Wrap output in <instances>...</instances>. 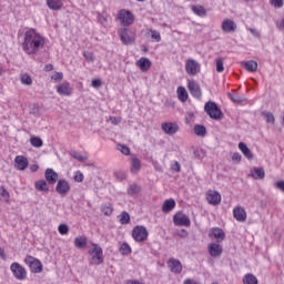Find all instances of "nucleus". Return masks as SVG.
<instances>
[{
    "label": "nucleus",
    "mask_w": 284,
    "mask_h": 284,
    "mask_svg": "<svg viewBox=\"0 0 284 284\" xmlns=\"http://www.w3.org/2000/svg\"><path fill=\"white\" fill-rule=\"evenodd\" d=\"M270 3L273 8H282L284 6L283 0H270Z\"/></svg>",
    "instance_id": "obj_55"
},
{
    "label": "nucleus",
    "mask_w": 284,
    "mask_h": 284,
    "mask_svg": "<svg viewBox=\"0 0 284 284\" xmlns=\"http://www.w3.org/2000/svg\"><path fill=\"white\" fill-rule=\"evenodd\" d=\"M92 248L89 251V255L91 256L90 265H102L103 258V248L100 247L99 244H92Z\"/></svg>",
    "instance_id": "obj_3"
},
{
    "label": "nucleus",
    "mask_w": 284,
    "mask_h": 284,
    "mask_svg": "<svg viewBox=\"0 0 284 284\" xmlns=\"http://www.w3.org/2000/svg\"><path fill=\"white\" fill-rule=\"evenodd\" d=\"M194 132L197 136H205V134H207V130L205 129L204 125L201 124H196L194 126Z\"/></svg>",
    "instance_id": "obj_38"
},
{
    "label": "nucleus",
    "mask_w": 284,
    "mask_h": 284,
    "mask_svg": "<svg viewBox=\"0 0 284 284\" xmlns=\"http://www.w3.org/2000/svg\"><path fill=\"white\" fill-rule=\"evenodd\" d=\"M114 175H115L116 179H119L120 181H124V179H125V173H123V172H115Z\"/></svg>",
    "instance_id": "obj_61"
},
{
    "label": "nucleus",
    "mask_w": 284,
    "mask_h": 284,
    "mask_svg": "<svg viewBox=\"0 0 284 284\" xmlns=\"http://www.w3.org/2000/svg\"><path fill=\"white\" fill-rule=\"evenodd\" d=\"M47 6L50 10H61L63 2L61 0H47Z\"/></svg>",
    "instance_id": "obj_30"
},
{
    "label": "nucleus",
    "mask_w": 284,
    "mask_h": 284,
    "mask_svg": "<svg viewBox=\"0 0 284 284\" xmlns=\"http://www.w3.org/2000/svg\"><path fill=\"white\" fill-rule=\"evenodd\" d=\"M275 186L277 187V190H281V192L284 193V181L283 180L282 181H277L275 183Z\"/></svg>",
    "instance_id": "obj_60"
},
{
    "label": "nucleus",
    "mask_w": 284,
    "mask_h": 284,
    "mask_svg": "<svg viewBox=\"0 0 284 284\" xmlns=\"http://www.w3.org/2000/svg\"><path fill=\"white\" fill-rule=\"evenodd\" d=\"M10 270L14 278H17L18 281H26V277L28 276V272L23 266H21V264H19L18 262H13L10 266Z\"/></svg>",
    "instance_id": "obj_9"
},
{
    "label": "nucleus",
    "mask_w": 284,
    "mask_h": 284,
    "mask_svg": "<svg viewBox=\"0 0 284 284\" xmlns=\"http://www.w3.org/2000/svg\"><path fill=\"white\" fill-rule=\"evenodd\" d=\"M241 159H242L241 153L239 152L233 153L232 161H235L236 163H241Z\"/></svg>",
    "instance_id": "obj_58"
},
{
    "label": "nucleus",
    "mask_w": 284,
    "mask_h": 284,
    "mask_svg": "<svg viewBox=\"0 0 284 284\" xmlns=\"http://www.w3.org/2000/svg\"><path fill=\"white\" fill-rule=\"evenodd\" d=\"M116 19L121 22V26L124 28H128L129 26H132L134 23V13L128 9H121L118 12Z\"/></svg>",
    "instance_id": "obj_4"
},
{
    "label": "nucleus",
    "mask_w": 284,
    "mask_h": 284,
    "mask_svg": "<svg viewBox=\"0 0 284 284\" xmlns=\"http://www.w3.org/2000/svg\"><path fill=\"white\" fill-rule=\"evenodd\" d=\"M44 176L49 185H54L59 179V174L52 170V169H47L44 172Z\"/></svg>",
    "instance_id": "obj_20"
},
{
    "label": "nucleus",
    "mask_w": 284,
    "mask_h": 284,
    "mask_svg": "<svg viewBox=\"0 0 284 284\" xmlns=\"http://www.w3.org/2000/svg\"><path fill=\"white\" fill-rule=\"evenodd\" d=\"M229 99H231V101H233V103H243V101H245V99H243L241 95H234L232 93H227Z\"/></svg>",
    "instance_id": "obj_47"
},
{
    "label": "nucleus",
    "mask_w": 284,
    "mask_h": 284,
    "mask_svg": "<svg viewBox=\"0 0 284 284\" xmlns=\"http://www.w3.org/2000/svg\"><path fill=\"white\" fill-rule=\"evenodd\" d=\"M148 229L143 225L134 226L132 230V236L136 243H143V241H148Z\"/></svg>",
    "instance_id": "obj_6"
},
{
    "label": "nucleus",
    "mask_w": 284,
    "mask_h": 284,
    "mask_svg": "<svg viewBox=\"0 0 284 284\" xmlns=\"http://www.w3.org/2000/svg\"><path fill=\"white\" fill-rule=\"evenodd\" d=\"M34 187L38 192H50V187L48 186V182L45 180H39L34 183Z\"/></svg>",
    "instance_id": "obj_27"
},
{
    "label": "nucleus",
    "mask_w": 284,
    "mask_h": 284,
    "mask_svg": "<svg viewBox=\"0 0 284 284\" xmlns=\"http://www.w3.org/2000/svg\"><path fill=\"white\" fill-rule=\"evenodd\" d=\"M51 79L59 83V81H63V72H55Z\"/></svg>",
    "instance_id": "obj_54"
},
{
    "label": "nucleus",
    "mask_w": 284,
    "mask_h": 284,
    "mask_svg": "<svg viewBox=\"0 0 284 284\" xmlns=\"http://www.w3.org/2000/svg\"><path fill=\"white\" fill-rule=\"evenodd\" d=\"M30 114L33 116H41V109L39 108V104H33L30 109Z\"/></svg>",
    "instance_id": "obj_46"
},
{
    "label": "nucleus",
    "mask_w": 284,
    "mask_h": 284,
    "mask_svg": "<svg viewBox=\"0 0 284 284\" xmlns=\"http://www.w3.org/2000/svg\"><path fill=\"white\" fill-rule=\"evenodd\" d=\"M204 112H206L210 119H213L214 121H221V119H223V111H221V108H219L216 102H206L204 105Z\"/></svg>",
    "instance_id": "obj_2"
},
{
    "label": "nucleus",
    "mask_w": 284,
    "mask_h": 284,
    "mask_svg": "<svg viewBox=\"0 0 284 284\" xmlns=\"http://www.w3.org/2000/svg\"><path fill=\"white\" fill-rule=\"evenodd\" d=\"M138 68H140L141 72H148L150 68H152V62L148 58H140L136 62Z\"/></svg>",
    "instance_id": "obj_22"
},
{
    "label": "nucleus",
    "mask_w": 284,
    "mask_h": 284,
    "mask_svg": "<svg viewBox=\"0 0 284 284\" xmlns=\"http://www.w3.org/2000/svg\"><path fill=\"white\" fill-rule=\"evenodd\" d=\"M30 143L32 148H43V140H41L39 136H32L30 139Z\"/></svg>",
    "instance_id": "obj_39"
},
{
    "label": "nucleus",
    "mask_w": 284,
    "mask_h": 284,
    "mask_svg": "<svg viewBox=\"0 0 284 284\" xmlns=\"http://www.w3.org/2000/svg\"><path fill=\"white\" fill-rule=\"evenodd\" d=\"M206 201L210 205H219L221 203V193L217 191H209L206 194Z\"/></svg>",
    "instance_id": "obj_16"
},
{
    "label": "nucleus",
    "mask_w": 284,
    "mask_h": 284,
    "mask_svg": "<svg viewBox=\"0 0 284 284\" xmlns=\"http://www.w3.org/2000/svg\"><path fill=\"white\" fill-rule=\"evenodd\" d=\"M248 31L251 32V34H253V37H261V33L256 29L250 28Z\"/></svg>",
    "instance_id": "obj_62"
},
{
    "label": "nucleus",
    "mask_w": 284,
    "mask_h": 284,
    "mask_svg": "<svg viewBox=\"0 0 284 284\" xmlns=\"http://www.w3.org/2000/svg\"><path fill=\"white\" fill-rule=\"evenodd\" d=\"M14 163H16L17 170H20V171L27 170L28 165H30L28 158L23 155H17L14 159Z\"/></svg>",
    "instance_id": "obj_17"
},
{
    "label": "nucleus",
    "mask_w": 284,
    "mask_h": 284,
    "mask_svg": "<svg viewBox=\"0 0 284 284\" xmlns=\"http://www.w3.org/2000/svg\"><path fill=\"white\" fill-rule=\"evenodd\" d=\"M20 82L22 85H32V77L28 73H22L20 77Z\"/></svg>",
    "instance_id": "obj_37"
},
{
    "label": "nucleus",
    "mask_w": 284,
    "mask_h": 284,
    "mask_svg": "<svg viewBox=\"0 0 284 284\" xmlns=\"http://www.w3.org/2000/svg\"><path fill=\"white\" fill-rule=\"evenodd\" d=\"M126 284H142V283L136 280H130L126 282Z\"/></svg>",
    "instance_id": "obj_64"
},
{
    "label": "nucleus",
    "mask_w": 284,
    "mask_h": 284,
    "mask_svg": "<svg viewBox=\"0 0 284 284\" xmlns=\"http://www.w3.org/2000/svg\"><path fill=\"white\" fill-rule=\"evenodd\" d=\"M0 196L3 197V201L8 203L10 201V192L6 190V186L1 185L0 186Z\"/></svg>",
    "instance_id": "obj_42"
},
{
    "label": "nucleus",
    "mask_w": 284,
    "mask_h": 284,
    "mask_svg": "<svg viewBox=\"0 0 284 284\" xmlns=\"http://www.w3.org/2000/svg\"><path fill=\"white\" fill-rule=\"evenodd\" d=\"M55 90L60 97H71L72 95V87L70 82H63L55 87Z\"/></svg>",
    "instance_id": "obj_13"
},
{
    "label": "nucleus",
    "mask_w": 284,
    "mask_h": 284,
    "mask_svg": "<svg viewBox=\"0 0 284 284\" xmlns=\"http://www.w3.org/2000/svg\"><path fill=\"white\" fill-rule=\"evenodd\" d=\"M263 115L266 123H274L275 121L274 114H272L271 112H263Z\"/></svg>",
    "instance_id": "obj_49"
},
{
    "label": "nucleus",
    "mask_w": 284,
    "mask_h": 284,
    "mask_svg": "<svg viewBox=\"0 0 284 284\" xmlns=\"http://www.w3.org/2000/svg\"><path fill=\"white\" fill-rule=\"evenodd\" d=\"M119 252L122 254V256H130V254H132V247H130V244L126 242H123L119 248Z\"/></svg>",
    "instance_id": "obj_33"
},
{
    "label": "nucleus",
    "mask_w": 284,
    "mask_h": 284,
    "mask_svg": "<svg viewBox=\"0 0 284 284\" xmlns=\"http://www.w3.org/2000/svg\"><path fill=\"white\" fill-rule=\"evenodd\" d=\"M98 16V22L101 24V26H105V23H108V13L103 12H98L97 13Z\"/></svg>",
    "instance_id": "obj_43"
},
{
    "label": "nucleus",
    "mask_w": 284,
    "mask_h": 284,
    "mask_svg": "<svg viewBox=\"0 0 284 284\" xmlns=\"http://www.w3.org/2000/svg\"><path fill=\"white\" fill-rule=\"evenodd\" d=\"M187 89L194 99H201L202 93H201V87L199 85V83H196L195 81H189Z\"/></svg>",
    "instance_id": "obj_15"
},
{
    "label": "nucleus",
    "mask_w": 284,
    "mask_h": 284,
    "mask_svg": "<svg viewBox=\"0 0 284 284\" xmlns=\"http://www.w3.org/2000/svg\"><path fill=\"white\" fill-rule=\"evenodd\" d=\"M24 263L30 267L32 274H41V272H43V264L32 255H27Z\"/></svg>",
    "instance_id": "obj_5"
},
{
    "label": "nucleus",
    "mask_w": 284,
    "mask_h": 284,
    "mask_svg": "<svg viewBox=\"0 0 284 284\" xmlns=\"http://www.w3.org/2000/svg\"><path fill=\"white\" fill-rule=\"evenodd\" d=\"M173 223L176 227H190L192 222L190 221V216H187L183 212H178L173 216Z\"/></svg>",
    "instance_id": "obj_7"
},
{
    "label": "nucleus",
    "mask_w": 284,
    "mask_h": 284,
    "mask_svg": "<svg viewBox=\"0 0 284 284\" xmlns=\"http://www.w3.org/2000/svg\"><path fill=\"white\" fill-rule=\"evenodd\" d=\"M243 65L248 72H256L258 70V63L254 60L243 62Z\"/></svg>",
    "instance_id": "obj_31"
},
{
    "label": "nucleus",
    "mask_w": 284,
    "mask_h": 284,
    "mask_svg": "<svg viewBox=\"0 0 284 284\" xmlns=\"http://www.w3.org/2000/svg\"><path fill=\"white\" fill-rule=\"evenodd\" d=\"M58 232L62 235H65L70 232V229L65 224H60L58 227Z\"/></svg>",
    "instance_id": "obj_51"
},
{
    "label": "nucleus",
    "mask_w": 284,
    "mask_h": 284,
    "mask_svg": "<svg viewBox=\"0 0 284 284\" xmlns=\"http://www.w3.org/2000/svg\"><path fill=\"white\" fill-rule=\"evenodd\" d=\"M45 45V38L41 33L37 32V29H29L24 33V40L22 42V50L26 54H38Z\"/></svg>",
    "instance_id": "obj_1"
},
{
    "label": "nucleus",
    "mask_w": 284,
    "mask_h": 284,
    "mask_svg": "<svg viewBox=\"0 0 284 284\" xmlns=\"http://www.w3.org/2000/svg\"><path fill=\"white\" fill-rule=\"evenodd\" d=\"M209 253L216 258L223 254V247L220 244L212 243L209 245Z\"/></svg>",
    "instance_id": "obj_21"
},
{
    "label": "nucleus",
    "mask_w": 284,
    "mask_h": 284,
    "mask_svg": "<svg viewBox=\"0 0 284 284\" xmlns=\"http://www.w3.org/2000/svg\"><path fill=\"white\" fill-rule=\"evenodd\" d=\"M166 265L170 272H172L173 274H181L183 272V265L181 264V261L174 257L169 258Z\"/></svg>",
    "instance_id": "obj_11"
},
{
    "label": "nucleus",
    "mask_w": 284,
    "mask_h": 284,
    "mask_svg": "<svg viewBox=\"0 0 284 284\" xmlns=\"http://www.w3.org/2000/svg\"><path fill=\"white\" fill-rule=\"evenodd\" d=\"M251 176H253V179L263 181V179H265V170H263V168H254L251 172Z\"/></svg>",
    "instance_id": "obj_29"
},
{
    "label": "nucleus",
    "mask_w": 284,
    "mask_h": 284,
    "mask_svg": "<svg viewBox=\"0 0 284 284\" xmlns=\"http://www.w3.org/2000/svg\"><path fill=\"white\" fill-rule=\"evenodd\" d=\"M74 246L78 250H84L88 246V237L85 236H78L74 239Z\"/></svg>",
    "instance_id": "obj_26"
},
{
    "label": "nucleus",
    "mask_w": 284,
    "mask_h": 284,
    "mask_svg": "<svg viewBox=\"0 0 284 284\" xmlns=\"http://www.w3.org/2000/svg\"><path fill=\"white\" fill-rule=\"evenodd\" d=\"M185 72L190 77H196V74L201 72V64L199 63V61L190 58L185 61Z\"/></svg>",
    "instance_id": "obj_8"
},
{
    "label": "nucleus",
    "mask_w": 284,
    "mask_h": 284,
    "mask_svg": "<svg viewBox=\"0 0 284 284\" xmlns=\"http://www.w3.org/2000/svg\"><path fill=\"white\" fill-rule=\"evenodd\" d=\"M209 236H214L217 243H221L222 241L225 240V232L219 227H213Z\"/></svg>",
    "instance_id": "obj_23"
},
{
    "label": "nucleus",
    "mask_w": 284,
    "mask_h": 284,
    "mask_svg": "<svg viewBox=\"0 0 284 284\" xmlns=\"http://www.w3.org/2000/svg\"><path fill=\"white\" fill-rule=\"evenodd\" d=\"M171 170H173L174 172H181V163L175 161L174 164L171 166Z\"/></svg>",
    "instance_id": "obj_59"
},
{
    "label": "nucleus",
    "mask_w": 284,
    "mask_h": 284,
    "mask_svg": "<svg viewBox=\"0 0 284 284\" xmlns=\"http://www.w3.org/2000/svg\"><path fill=\"white\" fill-rule=\"evenodd\" d=\"M216 63V72H223V70H225V67L223 65V59L222 58H217L215 60Z\"/></svg>",
    "instance_id": "obj_48"
},
{
    "label": "nucleus",
    "mask_w": 284,
    "mask_h": 284,
    "mask_svg": "<svg viewBox=\"0 0 284 284\" xmlns=\"http://www.w3.org/2000/svg\"><path fill=\"white\" fill-rule=\"evenodd\" d=\"M119 217L121 225H128L130 223V214L128 212H122Z\"/></svg>",
    "instance_id": "obj_41"
},
{
    "label": "nucleus",
    "mask_w": 284,
    "mask_h": 284,
    "mask_svg": "<svg viewBox=\"0 0 284 284\" xmlns=\"http://www.w3.org/2000/svg\"><path fill=\"white\" fill-rule=\"evenodd\" d=\"M243 284H258V278L252 273H247L243 277Z\"/></svg>",
    "instance_id": "obj_32"
},
{
    "label": "nucleus",
    "mask_w": 284,
    "mask_h": 284,
    "mask_svg": "<svg viewBox=\"0 0 284 284\" xmlns=\"http://www.w3.org/2000/svg\"><path fill=\"white\" fill-rule=\"evenodd\" d=\"M116 150L121 152V154H124V156H130V149L125 144H118Z\"/></svg>",
    "instance_id": "obj_44"
},
{
    "label": "nucleus",
    "mask_w": 284,
    "mask_h": 284,
    "mask_svg": "<svg viewBox=\"0 0 284 284\" xmlns=\"http://www.w3.org/2000/svg\"><path fill=\"white\" fill-rule=\"evenodd\" d=\"M150 32H151V38L154 39L156 43H159V41H161V33L154 29H151Z\"/></svg>",
    "instance_id": "obj_50"
},
{
    "label": "nucleus",
    "mask_w": 284,
    "mask_h": 284,
    "mask_svg": "<svg viewBox=\"0 0 284 284\" xmlns=\"http://www.w3.org/2000/svg\"><path fill=\"white\" fill-rule=\"evenodd\" d=\"M126 192L129 196H134V194H139V192H141V189L139 187V185L133 183L129 186Z\"/></svg>",
    "instance_id": "obj_40"
},
{
    "label": "nucleus",
    "mask_w": 284,
    "mask_h": 284,
    "mask_svg": "<svg viewBox=\"0 0 284 284\" xmlns=\"http://www.w3.org/2000/svg\"><path fill=\"white\" fill-rule=\"evenodd\" d=\"M233 216L235 220H237L240 223H244V221H246L247 219V213L245 212V209L241 207V206H236L233 210Z\"/></svg>",
    "instance_id": "obj_19"
},
{
    "label": "nucleus",
    "mask_w": 284,
    "mask_h": 284,
    "mask_svg": "<svg viewBox=\"0 0 284 284\" xmlns=\"http://www.w3.org/2000/svg\"><path fill=\"white\" fill-rule=\"evenodd\" d=\"M73 179L75 183H83V172L77 171Z\"/></svg>",
    "instance_id": "obj_52"
},
{
    "label": "nucleus",
    "mask_w": 284,
    "mask_h": 284,
    "mask_svg": "<svg viewBox=\"0 0 284 284\" xmlns=\"http://www.w3.org/2000/svg\"><path fill=\"white\" fill-rule=\"evenodd\" d=\"M70 155L72 156V159H75L77 161H80L81 163H83V161H88L87 156L81 155V153L73 151L70 153Z\"/></svg>",
    "instance_id": "obj_45"
},
{
    "label": "nucleus",
    "mask_w": 284,
    "mask_h": 284,
    "mask_svg": "<svg viewBox=\"0 0 284 284\" xmlns=\"http://www.w3.org/2000/svg\"><path fill=\"white\" fill-rule=\"evenodd\" d=\"M44 70H45V72H52L54 70V65L45 64Z\"/></svg>",
    "instance_id": "obj_63"
},
{
    "label": "nucleus",
    "mask_w": 284,
    "mask_h": 284,
    "mask_svg": "<svg viewBox=\"0 0 284 284\" xmlns=\"http://www.w3.org/2000/svg\"><path fill=\"white\" fill-rule=\"evenodd\" d=\"M141 170V160L136 158V155H132L131 158V172L134 174Z\"/></svg>",
    "instance_id": "obj_28"
},
{
    "label": "nucleus",
    "mask_w": 284,
    "mask_h": 284,
    "mask_svg": "<svg viewBox=\"0 0 284 284\" xmlns=\"http://www.w3.org/2000/svg\"><path fill=\"white\" fill-rule=\"evenodd\" d=\"M176 234L180 239H187V231L185 229L178 231Z\"/></svg>",
    "instance_id": "obj_57"
},
{
    "label": "nucleus",
    "mask_w": 284,
    "mask_h": 284,
    "mask_svg": "<svg viewBox=\"0 0 284 284\" xmlns=\"http://www.w3.org/2000/svg\"><path fill=\"white\" fill-rule=\"evenodd\" d=\"M193 156L195 158V159H204L205 158V151H203V150H194L193 151Z\"/></svg>",
    "instance_id": "obj_53"
},
{
    "label": "nucleus",
    "mask_w": 284,
    "mask_h": 284,
    "mask_svg": "<svg viewBox=\"0 0 284 284\" xmlns=\"http://www.w3.org/2000/svg\"><path fill=\"white\" fill-rule=\"evenodd\" d=\"M70 190H72V187L70 186V182H68V180H58L55 192L60 194V196H68V194H70Z\"/></svg>",
    "instance_id": "obj_10"
},
{
    "label": "nucleus",
    "mask_w": 284,
    "mask_h": 284,
    "mask_svg": "<svg viewBox=\"0 0 284 284\" xmlns=\"http://www.w3.org/2000/svg\"><path fill=\"white\" fill-rule=\"evenodd\" d=\"M91 85H92V88H95L97 90H99V88H101V85H102L101 80H99V79L92 80Z\"/></svg>",
    "instance_id": "obj_56"
},
{
    "label": "nucleus",
    "mask_w": 284,
    "mask_h": 284,
    "mask_svg": "<svg viewBox=\"0 0 284 284\" xmlns=\"http://www.w3.org/2000/svg\"><path fill=\"white\" fill-rule=\"evenodd\" d=\"M221 28L226 34H232L239 27L234 20L225 19L222 21Z\"/></svg>",
    "instance_id": "obj_12"
},
{
    "label": "nucleus",
    "mask_w": 284,
    "mask_h": 284,
    "mask_svg": "<svg viewBox=\"0 0 284 284\" xmlns=\"http://www.w3.org/2000/svg\"><path fill=\"white\" fill-rule=\"evenodd\" d=\"M239 150H241L242 154H244V156L248 161H252L254 159V154H252V151L250 150V148H247V144H245L244 142L239 143Z\"/></svg>",
    "instance_id": "obj_25"
},
{
    "label": "nucleus",
    "mask_w": 284,
    "mask_h": 284,
    "mask_svg": "<svg viewBox=\"0 0 284 284\" xmlns=\"http://www.w3.org/2000/svg\"><path fill=\"white\" fill-rule=\"evenodd\" d=\"M192 11L194 14H197V17H205L207 14V11L203 6H193Z\"/></svg>",
    "instance_id": "obj_35"
},
{
    "label": "nucleus",
    "mask_w": 284,
    "mask_h": 284,
    "mask_svg": "<svg viewBox=\"0 0 284 284\" xmlns=\"http://www.w3.org/2000/svg\"><path fill=\"white\" fill-rule=\"evenodd\" d=\"M101 212L104 216H112V212H114V207H112V204H104L101 206Z\"/></svg>",
    "instance_id": "obj_36"
},
{
    "label": "nucleus",
    "mask_w": 284,
    "mask_h": 284,
    "mask_svg": "<svg viewBox=\"0 0 284 284\" xmlns=\"http://www.w3.org/2000/svg\"><path fill=\"white\" fill-rule=\"evenodd\" d=\"M161 129L165 134L172 136V134H176V132H179V124L174 122H164L162 123Z\"/></svg>",
    "instance_id": "obj_14"
},
{
    "label": "nucleus",
    "mask_w": 284,
    "mask_h": 284,
    "mask_svg": "<svg viewBox=\"0 0 284 284\" xmlns=\"http://www.w3.org/2000/svg\"><path fill=\"white\" fill-rule=\"evenodd\" d=\"M178 98L182 103H185V101H187V90H185L184 87L178 88Z\"/></svg>",
    "instance_id": "obj_34"
},
{
    "label": "nucleus",
    "mask_w": 284,
    "mask_h": 284,
    "mask_svg": "<svg viewBox=\"0 0 284 284\" xmlns=\"http://www.w3.org/2000/svg\"><path fill=\"white\" fill-rule=\"evenodd\" d=\"M120 41L124 43V45H130L134 43V38L130 37L128 33V28H123L119 31Z\"/></svg>",
    "instance_id": "obj_18"
},
{
    "label": "nucleus",
    "mask_w": 284,
    "mask_h": 284,
    "mask_svg": "<svg viewBox=\"0 0 284 284\" xmlns=\"http://www.w3.org/2000/svg\"><path fill=\"white\" fill-rule=\"evenodd\" d=\"M175 207H176V201H174V199H169L164 201L162 205V212H164V214H169V212H172V210H174Z\"/></svg>",
    "instance_id": "obj_24"
}]
</instances>
